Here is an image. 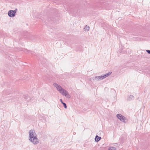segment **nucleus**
Wrapping results in <instances>:
<instances>
[{"label": "nucleus", "instance_id": "1", "mask_svg": "<svg viewBox=\"0 0 150 150\" xmlns=\"http://www.w3.org/2000/svg\"><path fill=\"white\" fill-rule=\"evenodd\" d=\"M29 140L34 145L38 144L39 143L38 139L37 137V135L35 131L33 130H31L29 131Z\"/></svg>", "mask_w": 150, "mask_h": 150}, {"label": "nucleus", "instance_id": "2", "mask_svg": "<svg viewBox=\"0 0 150 150\" xmlns=\"http://www.w3.org/2000/svg\"><path fill=\"white\" fill-rule=\"evenodd\" d=\"M53 85L57 90L63 96H65L67 98H70V96L66 90L63 89L61 86L56 83H54Z\"/></svg>", "mask_w": 150, "mask_h": 150}, {"label": "nucleus", "instance_id": "3", "mask_svg": "<svg viewBox=\"0 0 150 150\" xmlns=\"http://www.w3.org/2000/svg\"><path fill=\"white\" fill-rule=\"evenodd\" d=\"M17 9H15L13 11L12 10L9 11L8 14V16L11 17H14L15 15V13Z\"/></svg>", "mask_w": 150, "mask_h": 150}, {"label": "nucleus", "instance_id": "4", "mask_svg": "<svg viewBox=\"0 0 150 150\" xmlns=\"http://www.w3.org/2000/svg\"><path fill=\"white\" fill-rule=\"evenodd\" d=\"M116 116L121 121L125 122V120H126L125 117L120 114H117Z\"/></svg>", "mask_w": 150, "mask_h": 150}, {"label": "nucleus", "instance_id": "5", "mask_svg": "<svg viewBox=\"0 0 150 150\" xmlns=\"http://www.w3.org/2000/svg\"><path fill=\"white\" fill-rule=\"evenodd\" d=\"M101 139V137L96 135L95 138V140L96 142H98Z\"/></svg>", "mask_w": 150, "mask_h": 150}, {"label": "nucleus", "instance_id": "6", "mask_svg": "<svg viewBox=\"0 0 150 150\" xmlns=\"http://www.w3.org/2000/svg\"><path fill=\"white\" fill-rule=\"evenodd\" d=\"M93 81H99L100 80V78H99V76H96L93 78Z\"/></svg>", "mask_w": 150, "mask_h": 150}, {"label": "nucleus", "instance_id": "7", "mask_svg": "<svg viewBox=\"0 0 150 150\" xmlns=\"http://www.w3.org/2000/svg\"><path fill=\"white\" fill-rule=\"evenodd\" d=\"M99 78H100V80H101L106 78V77L105 76V75H102L99 76Z\"/></svg>", "mask_w": 150, "mask_h": 150}, {"label": "nucleus", "instance_id": "8", "mask_svg": "<svg viewBox=\"0 0 150 150\" xmlns=\"http://www.w3.org/2000/svg\"><path fill=\"white\" fill-rule=\"evenodd\" d=\"M85 31H88L89 30V27L87 25H86L84 28Z\"/></svg>", "mask_w": 150, "mask_h": 150}, {"label": "nucleus", "instance_id": "9", "mask_svg": "<svg viewBox=\"0 0 150 150\" xmlns=\"http://www.w3.org/2000/svg\"><path fill=\"white\" fill-rule=\"evenodd\" d=\"M111 73V72H108L107 74H105V76L106 78L107 77L109 76L110 75Z\"/></svg>", "mask_w": 150, "mask_h": 150}, {"label": "nucleus", "instance_id": "10", "mask_svg": "<svg viewBox=\"0 0 150 150\" xmlns=\"http://www.w3.org/2000/svg\"><path fill=\"white\" fill-rule=\"evenodd\" d=\"M116 148L114 147H110L108 149V150H116Z\"/></svg>", "mask_w": 150, "mask_h": 150}, {"label": "nucleus", "instance_id": "11", "mask_svg": "<svg viewBox=\"0 0 150 150\" xmlns=\"http://www.w3.org/2000/svg\"><path fill=\"white\" fill-rule=\"evenodd\" d=\"M25 52L26 53H31L32 54H33V52H31L30 51L27 50H25Z\"/></svg>", "mask_w": 150, "mask_h": 150}, {"label": "nucleus", "instance_id": "12", "mask_svg": "<svg viewBox=\"0 0 150 150\" xmlns=\"http://www.w3.org/2000/svg\"><path fill=\"white\" fill-rule=\"evenodd\" d=\"M134 98V97L132 95H130L129 97V100H133Z\"/></svg>", "mask_w": 150, "mask_h": 150}, {"label": "nucleus", "instance_id": "13", "mask_svg": "<svg viewBox=\"0 0 150 150\" xmlns=\"http://www.w3.org/2000/svg\"><path fill=\"white\" fill-rule=\"evenodd\" d=\"M62 104L64 105V108H67V106L66 105V104L64 103Z\"/></svg>", "mask_w": 150, "mask_h": 150}, {"label": "nucleus", "instance_id": "14", "mask_svg": "<svg viewBox=\"0 0 150 150\" xmlns=\"http://www.w3.org/2000/svg\"><path fill=\"white\" fill-rule=\"evenodd\" d=\"M146 51L148 54H150V50H146Z\"/></svg>", "mask_w": 150, "mask_h": 150}, {"label": "nucleus", "instance_id": "15", "mask_svg": "<svg viewBox=\"0 0 150 150\" xmlns=\"http://www.w3.org/2000/svg\"><path fill=\"white\" fill-rule=\"evenodd\" d=\"M60 101L63 104V103H64L63 101H62V99H60Z\"/></svg>", "mask_w": 150, "mask_h": 150}]
</instances>
